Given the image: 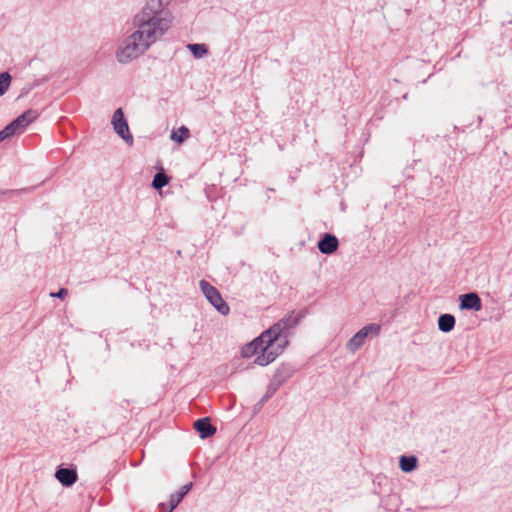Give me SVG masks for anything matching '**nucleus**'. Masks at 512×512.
Wrapping results in <instances>:
<instances>
[{
    "instance_id": "obj_4",
    "label": "nucleus",
    "mask_w": 512,
    "mask_h": 512,
    "mask_svg": "<svg viewBox=\"0 0 512 512\" xmlns=\"http://www.w3.org/2000/svg\"><path fill=\"white\" fill-rule=\"evenodd\" d=\"M380 330L381 326L379 324L372 323L364 326L347 342V350L355 353L364 344L369 334L378 335Z\"/></svg>"
},
{
    "instance_id": "obj_14",
    "label": "nucleus",
    "mask_w": 512,
    "mask_h": 512,
    "mask_svg": "<svg viewBox=\"0 0 512 512\" xmlns=\"http://www.w3.org/2000/svg\"><path fill=\"white\" fill-rule=\"evenodd\" d=\"M187 48L196 59L202 58L208 54V49L205 44H188Z\"/></svg>"
},
{
    "instance_id": "obj_18",
    "label": "nucleus",
    "mask_w": 512,
    "mask_h": 512,
    "mask_svg": "<svg viewBox=\"0 0 512 512\" xmlns=\"http://www.w3.org/2000/svg\"><path fill=\"white\" fill-rule=\"evenodd\" d=\"M3 131L5 132L4 134L8 136V138L21 133L19 127L15 124L14 121L5 126V128H3Z\"/></svg>"
},
{
    "instance_id": "obj_9",
    "label": "nucleus",
    "mask_w": 512,
    "mask_h": 512,
    "mask_svg": "<svg viewBox=\"0 0 512 512\" xmlns=\"http://www.w3.org/2000/svg\"><path fill=\"white\" fill-rule=\"evenodd\" d=\"M194 428L202 439L209 438L216 433V428L211 424L210 419L207 417L196 420Z\"/></svg>"
},
{
    "instance_id": "obj_3",
    "label": "nucleus",
    "mask_w": 512,
    "mask_h": 512,
    "mask_svg": "<svg viewBox=\"0 0 512 512\" xmlns=\"http://www.w3.org/2000/svg\"><path fill=\"white\" fill-rule=\"evenodd\" d=\"M199 288L208 302L222 315H228L230 313L229 305L224 301L220 292L212 286L208 281L201 280L199 282Z\"/></svg>"
},
{
    "instance_id": "obj_15",
    "label": "nucleus",
    "mask_w": 512,
    "mask_h": 512,
    "mask_svg": "<svg viewBox=\"0 0 512 512\" xmlns=\"http://www.w3.org/2000/svg\"><path fill=\"white\" fill-rule=\"evenodd\" d=\"M168 183L169 177L163 172H158L153 178L152 187L156 190H160Z\"/></svg>"
},
{
    "instance_id": "obj_16",
    "label": "nucleus",
    "mask_w": 512,
    "mask_h": 512,
    "mask_svg": "<svg viewBox=\"0 0 512 512\" xmlns=\"http://www.w3.org/2000/svg\"><path fill=\"white\" fill-rule=\"evenodd\" d=\"M189 135V129L186 126H181L177 131L172 132L171 138L177 143H183Z\"/></svg>"
},
{
    "instance_id": "obj_13",
    "label": "nucleus",
    "mask_w": 512,
    "mask_h": 512,
    "mask_svg": "<svg viewBox=\"0 0 512 512\" xmlns=\"http://www.w3.org/2000/svg\"><path fill=\"white\" fill-rule=\"evenodd\" d=\"M182 501L181 494H177L176 492L170 495L169 498V506L164 503L160 504L161 512H172Z\"/></svg>"
},
{
    "instance_id": "obj_12",
    "label": "nucleus",
    "mask_w": 512,
    "mask_h": 512,
    "mask_svg": "<svg viewBox=\"0 0 512 512\" xmlns=\"http://www.w3.org/2000/svg\"><path fill=\"white\" fill-rule=\"evenodd\" d=\"M399 465L403 472H411L417 467V458L415 456H401Z\"/></svg>"
},
{
    "instance_id": "obj_5",
    "label": "nucleus",
    "mask_w": 512,
    "mask_h": 512,
    "mask_svg": "<svg viewBox=\"0 0 512 512\" xmlns=\"http://www.w3.org/2000/svg\"><path fill=\"white\" fill-rule=\"evenodd\" d=\"M112 125L114 131L128 144H133V136L129 131L128 123L124 117L122 108L114 111L112 116Z\"/></svg>"
},
{
    "instance_id": "obj_22",
    "label": "nucleus",
    "mask_w": 512,
    "mask_h": 512,
    "mask_svg": "<svg viewBox=\"0 0 512 512\" xmlns=\"http://www.w3.org/2000/svg\"><path fill=\"white\" fill-rule=\"evenodd\" d=\"M270 397V393H267L262 399H261V403H264L265 401H267V399Z\"/></svg>"
},
{
    "instance_id": "obj_6",
    "label": "nucleus",
    "mask_w": 512,
    "mask_h": 512,
    "mask_svg": "<svg viewBox=\"0 0 512 512\" xmlns=\"http://www.w3.org/2000/svg\"><path fill=\"white\" fill-rule=\"evenodd\" d=\"M317 247L322 254L331 255L339 247L338 238L333 234L326 233L318 241Z\"/></svg>"
},
{
    "instance_id": "obj_20",
    "label": "nucleus",
    "mask_w": 512,
    "mask_h": 512,
    "mask_svg": "<svg viewBox=\"0 0 512 512\" xmlns=\"http://www.w3.org/2000/svg\"><path fill=\"white\" fill-rule=\"evenodd\" d=\"M67 295H68V290L65 288H61L58 292L50 294L51 297L60 298V299H64Z\"/></svg>"
},
{
    "instance_id": "obj_10",
    "label": "nucleus",
    "mask_w": 512,
    "mask_h": 512,
    "mask_svg": "<svg viewBox=\"0 0 512 512\" xmlns=\"http://www.w3.org/2000/svg\"><path fill=\"white\" fill-rule=\"evenodd\" d=\"M39 114L36 110L29 109L22 113L20 116H18L15 120V124L19 127V130L21 133L24 131V129L32 123L34 120L38 118Z\"/></svg>"
},
{
    "instance_id": "obj_2",
    "label": "nucleus",
    "mask_w": 512,
    "mask_h": 512,
    "mask_svg": "<svg viewBox=\"0 0 512 512\" xmlns=\"http://www.w3.org/2000/svg\"><path fill=\"white\" fill-rule=\"evenodd\" d=\"M299 317L291 315L284 317L269 329L265 330L250 343L241 349L244 358L257 355L254 363L259 366H267L272 363L288 344L287 333L297 325Z\"/></svg>"
},
{
    "instance_id": "obj_19",
    "label": "nucleus",
    "mask_w": 512,
    "mask_h": 512,
    "mask_svg": "<svg viewBox=\"0 0 512 512\" xmlns=\"http://www.w3.org/2000/svg\"><path fill=\"white\" fill-rule=\"evenodd\" d=\"M192 483H187L185 485H183L179 491H177L176 493L177 494H181V498L183 499L184 496L190 491V489L192 488Z\"/></svg>"
},
{
    "instance_id": "obj_21",
    "label": "nucleus",
    "mask_w": 512,
    "mask_h": 512,
    "mask_svg": "<svg viewBox=\"0 0 512 512\" xmlns=\"http://www.w3.org/2000/svg\"><path fill=\"white\" fill-rule=\"evenodd\" d=\"M4 133H5V132H4V131H3V129H2V130L0 131V143H1L3 140H5V139H7V138H8V136H7L6 134H4Z\"/></svg>"
},
{
    "instance_id": "obj_11",
    "label": "nucleus",
    "mask_w": 512,
    "mask_h": 512,
    "mask_svg": "<svg viewBox=\"0 0 512 512\" xmlns=\"http://www.w3.org/2000/svg\"><path fill=\"white\" fill-rule=\"evenodd\" d=\"M455 317L451 314H442L438 318V329L444 333L451 332L455 327Z\"/></svg>"
},
{
    "instance_id": "obj_17",
    "label": "nucleus",
    "mask_w": 512,
    "mask_h": 512,
    "mask_svg": "<svg viewBox=\"0 0 512 512\" xmlns=\"http://www.w3.org/2000/svg\"><path fill=\"white\" fill-rule=\"evenodd\" d=\"M12 77L8 72L0 73V96H3L10 87Z\"/></svg>"
},
{
    "instance_id": "obj_7",
    "label": "nucleus",
    "mask_w": 512,
    "mask_h": 512,
    "mask_svg": "<svg viewBox=\"0 0 512 512\" xmlns=\"http://www.w3.org/2000/svg\"><path fill=\"white\" fill-rule=\"evenodd\" d=\"M459 299H460V309L461 310L480 311L482 309L481 298L475 292L463 294L460 296Z\"/></svg>"
},
{
    "instance_id": "obj_1",
    "label": "nucleus",
    "mask_w": 512,
    "mask_h": 512,
    "mask_svg": "<svg viewBox=\"0 0 512 512\" xmlns=\"http://www.w3.org/2000/svg\"><path fill=\"white\" fill-rule=\"evenodd\" d=\"M135 31L117 51V60L127 64L144 54L171 27L172 16L164 9L163 0H150L132 20Z\"/></svg>"
},
{
    "instance_id": "obj_8",
    "label": "nucleus",
    "mask_w": 512,
    "mask_h": 512,
    "mask_svg": "<svg viewBox=\"0 0 512 512\" xmlns=\"http://www.w3.org/2000/svg\"><path fill=\"white\" fill-rule=\"evenodd\" d=\"M55 478L66 487L72 486L78 479L75 469L59 467L56 470Z\"/></svg>"
}]
</instances>
